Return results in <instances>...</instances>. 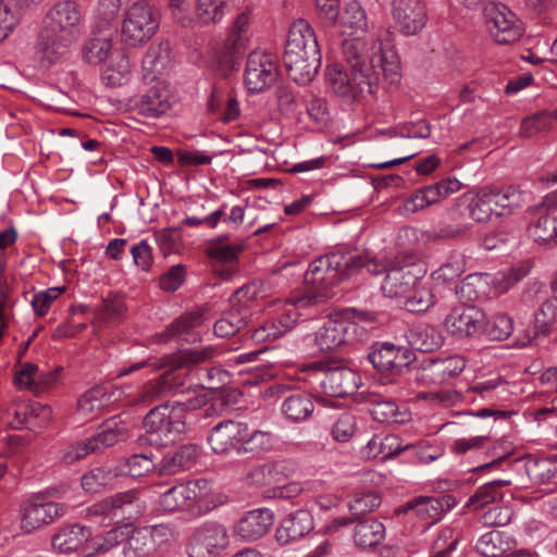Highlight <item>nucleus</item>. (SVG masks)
<instances>
[{"mask_svg": "<svg viewBox=\"0 0 557 557\" xmlns=\"http://www.w3.org/2000/svg\"><path fill=\"white\" fill-rule=\"evenodd\" d=\"M343 55L347 69L333 65L326 70L331 90L348 103L361 101L375 94L381 75L395 83L400 76V60L388 41H372L370 48L359 38L344 39Z\"/></svg>", "mask_w": 557, "mask_h": 557, "instance_id": "obj_1", "label": "nucleus"}, {"mask_svg": "<svg viewBox=\"0 0 557 557\" xmlns=\"http://www.w3.org/2000/svg\"><path fill=\"white\" fill-rule=\"evenodd\" d=\"M367 271L379 275L383 268L368 252L336 250L313 260L305 274L309 286L296 300L299 306H318L335 295L334 288L344 280Z\"/></svg>", "mask_w": 557, "mask_h": 557, "instance_id": "obj_2", "label": "nucleus"}, {"mask_svg": "<svg viewBox=\"0 0 557 557\" xmlns=\"http://www.w3.org/2000/svg\"><path fill=\"white\" fill-rule=\"evenodd\" d=\"M221 355V349L214 345H207L178 350L175 354L166 355L159 363L152 359L135 362L129 367L121 368L120 376L131 374L145 367H152L153 370L169 367L170 370L151 381L144 387L143 400L151 401L169 393L183 392L186 385L187 375L178 373L177 370L191 369L201 363L209 362Z\"/></svg>", "mask_w": 557, "mask_h": 557, "instance_id": "obj_3", "label": "nucleus"}, {"mask_svg": "<svg viewBox=\"0 0 557 557\" xmlns=\"http://www.w3.org/2000/svg\"><path fill=\"white\" fill-rule=\"evenodd\" d=\"M82 26V13L76 2L59 1L46 13L37 38L36 54L48 64L64 55L74 44Z\"/></svg>", "mask_w": 557, "mask_h": 557, "instance_id": "obj_4", "label": "nucleus"}, {"mask_svg": "<svg viewBox=\"0 0 557 557\" xmlns=\"http://www.w3.org/2000/svg\"><path fill=\"white\" fill-rule=\"evenodd\" d=\"M283 62L288 76L300 85L310 83L321 66L315 34L305 20H297L288 32Z\"/></svg>", "mask_w": 557, "mask_h": 557, "instance_id": "obj_5", "label": "nucleus"}, {"mask_svg": "<svg viewBox=\"0 0 557 557\" xmlns=\"http://www.w3.org/2000/svg\"><path fill=\"white\" fill-rule=\"evenodd\" d=\"M186 407L182 403L152 408L144 419L146 433L140 441L157 447L174 443L186 431Z\"/></svg>", "mask_w": 557, "mask_h": 557, "instance_id": "obj_6", "label": "nucleus"}, {"mask_svg": "<svg viewBox=\"0 0 557 557\" xmlns=\"http://www.w3.org/2000/svg\"><path fill=\"white\" fill-rule=\"evenodd\" d=\"M228 502L220 490H166L159 499V507L165 512L183 511L191 518L208 515Z\"/></svg>", "mask_w": 557, "mask_h": 557, "instance_id": "obj_7", "label": "nucleus"}, {"mask_svg": "<svg viewBox=\"0 0 557 557\" xmlns=\"http://www.w3.org/2000/svg\"><path fill=\"white\" fill-rule=\"evenodd\" d=\"M160 12L148 0L134 2L125 12L122 22V39L131 47L147 42L159 29Z\"/></svg>", "mask_w": 557, "mask_h": 557, "instance_id": "obj_8", "label": "nucleus"}, {"mask_svg": "<svg viewBox=\"0 0 557 557\" xmlns=\"http://www.w3.org/2000/svg\"><path fill=\"white\" fill-rule=\"evenodd\" d=\"M373 259V257H371ZM374 260L383 268L380 273H386L382 283V292L386 297L394 298L406 295L424 277L426 269L413 256H397L388 265Z\"/></svg>", "mask_w": 557, "mask_h": 557, "instance_id": "obj_9", "label": "nucleus"}, {"mask_svg": "<svg viewBox=\"0 0 557 557\" xmlns=\"http://www.w3.org/2000/svg\"><path fill=\"white\" fill-rule=\"evenodd\" d=\"M76 505L57 503L45 493H38L21 505V527L26 533L37 531L66 515Z\"/></svg>", "mask_w": 557, "mask_h": 557, "instance_id": "obj_10", "label": "nucleus"}, {"mask_svg": "<svg viewBox=\"0 0 557 557\" xmlns=\"http://www.w3.org/2000/svg\"><path fill=\"white\" fill-rule=\"evenodd\" d=\"M230 544L227 529L218 521H206L195 527L187 540L189 557H216Z\"/></svg>", "mask_w": 557, "mask_h": 557, "instance_id": "obj_11", "label": "nucleus"}, {"mask_svg": "<svg viewBox=\"0 0 557 557\" xmlns=\"http://www.w3.org/2000/svg\"><path fill=\"white\" fill-rule=\"evenodd\" d=\"M144 91L129 97L127 109L147 119H158L164 115L172 106V91L170 84L164 79H157Z\"/></svg>", "mask_w": 557, "mask_h": 557, "instance_id": "obj_12", "label": "nucleus"}, {"mask_svg": "<svg viewBox=\"0 0 557 557\" xmlns=\"http://www.w3.org/2000/svg\"><path fill=\"white\" fill-rule=\"evenodd\" d=\"M144 512L136 490H128L103 499L87 509V517H103L109 523L132 520Z\"/></svg>", "mask_w": 557, "mask_h": 557, "instance_id": "obj_13", "label": "nucleus"}, {"mask_svg": "<svg viewBox=\"0 0 557 557\" xmlns=\"http://www.w3.org/2000/svg\"><path fill=\"white\" fill-rule=\"evenodd\" d=\"M275 58L261 50L251 51L247 58L244 83L250 92H262L269 89L278 77Z\"/></svg>", "mask_w": 557, "mask_h": 557, "instance_id": "obj_14", "label": "nucleus"}, {"mask_svg": "<svg viewBox=\"0 0 557 557\" xmlns=\"http://www.w3.org/2000/svg\"><path fill=\"white\" fill-rule=\"evenodd\" d=\"M487 29L499 45L517 41L523 34V28L517 15L505 4L490 3L484 9Z\"/></svg>", "mask_w": 557, "mask_h": 557, "instance_id": "obj_15", "label": "nucleus"}, {"mask_svg": "<svg viewBox=\"0 0 557 557\" xmlns=\"http://www.w3.org/2000/svg\"><path fill=\"white\" fill-rule=\"evenodd\" d=\"M322 392L331 397L344 398L357 392L361 376L345 366L322 368L317 373Z\"/></svg>", "mask_w": 557, "mask_h": 557, "instance_id": "obj_16", "label": "nucleus"}, {"mask_svg": "<svg viewBox=\"0 0 557 557\" xmlns=\"http://www.w3.org/2000/svg\"><path fill=\"white\" fill-rule=\"evenodd\" d=\"M484 323V311L475 306L456 307L444 320L446 331L457 339L481 337Z\"/></svg>", "mask_w": 557, "mask_h": 557, "instance_id": "obj_17", "label": "nucleus"}, {"mask_svg": "<svg viewBox=\"0 0 557 557\" xmlns=\"http://www.w3.org/2000/svg\"><path fill=\"white\" fill-rule=\"evenodd\" d=\"M412 352L389 342L374 343L368 354V360L381 373L396 374L411 362Z\"/></svg>", "mask_w": 557, "mask_h": 557, "instance_id": "obj_18", "label": "nucleus"}, {"mask_svg": "<svg viewBox=\"0 0 557 557\" xmlns=\"http://www.w3.org/2000/svg\"><path fill=\"white\" fill-rule=\"evenodd\" d=\"M457 502L454 496L448 494H437L434 496H419L412 500L399 506L396 513H407L412 511L419 519L434 523L441 520L443 515L454 508Z\"/></svg>", "mask_w": 557, "mask_h": 557, "instance_id": "obj_19", "label": "nucleus"}, {"mask_svg": "<svg viewBox=\"0 0 557 557\" xmlns=\"http://www.w3.org/2000/svg\"><path fill=\"white\" fill-rule=\"evenodd\" d=\"M392 14L397 29L405 36L418 34L428 21L423 0H394Z\"/></svg>", "mask_w": 557, "mask_h": 557, "instance_id": "obj_20", "label": "nucleus"}, {"mask_svg": "<svg viewBox=\"0 0 557 557\" xmlns=\"http://www.w3.org/2000/svg\"><path fill=\"white\" fill-rule=\"evenodd\" d=\"M465 368L466 360L459 355L431 359L418 371L417 381L423 385H441L460 375Z\"/></svg>", "mask_w": 557, "mask_h": 557, "instance_id": "obj_21", "label": "nucleus"}, {"mask_svg": "<svg viewBox=\"0 0 557 557\" xmlns=\"http://www.w3.org/2000/svg\"><path fill=\"white\" fill-rule=\"evenodd\" d=\"M357 324L349 320H329L314 333V345L321 352H329L356 338Z\"/></svg>", "mask_w": 557, "mask_h": 557, "instance_id": "obj_22", "label": "nucleus"}, {"mask_svg": "<svg viewBox=\"0 0 557 557\" xmlns=\"http://www.w3.org/2000/svg\"><path fill=\"white\" fill-rule=\"evenodd\" d=\"M244 436L246 423L225 420L212 428L208 441L215 454H228L233 450L242 454Z\"/></svg>", "mask_w": 557, "mask_h": 557, "instance_id": "obj_23", "label": "nucleus"}, {"mask_svg": "<svg viewBox=\"0 0 557 557\" xmlns=\"http://www.w3.org/2000/svg\"><path fill=\"white\" fill-rule=\"evenodd\" d=\"M171 45L169 41H161L151 45L141 60V78L145 83H153L163 79L172 67Z\"/></svg>", "mask_w": 557, "mask_h": 557, "instance_id": "obj_24", "label": "nucleus"}, {"mask_svg": "<svg viewBox=\"0 0 557 557\" xmlns=\"http://www.w3.org/2000/svg\"><path fill=\"white\" fill-rule=\"evenodd\" d=\"M529 234L539 244L557 239V205L543 203L534 209Z\"/></svg>", "mask_w": 557, "mask_h": 557, "instance_id": "obj_25", "label": "nucleus"}, {"mask_svg": "<svg viewBox=\"0 0 557 557\" xmlns=\"http://www.w3.org/2000/svg\"><path fill=\"white\" fill-rule=\"evenodd\" d=\"M251 11L246 9L238 13L228 27L224 40V51L228 59L243 53L251 38Z\"/></svg>", "mask_w": 557, "mask_h": 557, "instance_id": "obj_26", "label": "nucleus"}, {"mask_svg": "<svg viewBox=\"0 0 557 557\" xmlns=\"http://www.w3.org/2000/svg\"><path fill=\"white\" fill-rule=\"evenodd\" d=\"M274 518L271 510L253 509L242 517L235 525V533L245 541H257L265 535L273 525Z\"/></svg>", "mask_w": 557, "mask_h": 557, "instance_id": "obj_27", "label": "nucleus"}, {"mask_svg": "<svg viewBox=\"0 0 557 557\" xmlns=\"http://www.w3.org/2000/svg\"><path fill=\"white\" fill-rule=\"evenodd\" d=\"M341 32L343 36H347L345 39L361 38L367 48H370L372 41H377L379 39H371L367 41L364 39V35L368 32V18L364 10L357 1H350L345 7V10L339 16L338 20Z\"/></svg>", "mask_w": 557, "mask_h": 557, "instance_id": "obj_28", "label": "nucleus"}, {"mask_svg": "<svg viewBox=\"0 0 557 557\" xmlns=\"http://www.w3.org/2000/svg\"><path fill=\"white\" fill-rule=\"evenodd\" d=\"M285 479L286 466L283 462H269L249 468L243 476L245 484L258 487H287L283 483Z\"/></svg>", "mask_w": 557, "mask_h": 557, "instance_id": "obj_29", "label": "nucleus"}, {"mask_svg": "<svg viewBox=\"0 0 557 557\" xmlns=\"http://www.w3.org/2000/svg\"><path fill=\"white\" fill-rule=\"evenodd\" d=\"M313 529V519L309 511L297 510L285 518L275 531L276 541L287 545L298 541Z\"/></svg>", "mask_w": 557, "mask_h": 557, "instance_id": "obj_30", "label": "nucleus"}, {"mask_svg": "<svg viewBox=\"0 0 557 557\" xmlns=\"http://www.w3.org/2000/svg\"><path fill=\"white\" fill-rule=\"evenodd\" d=\"M91 536L88 528L81 524H65L58 529L51 539V545L60 554L77 552Z\"/></svg>", "mask_w": 557, "mask_h": 557, "instance_id": "obj_31", "label": "nucleus"}, {"mask_svg": "<svg viewBox=\"0 0 557 557\" xmlns=\"http://www.w3.org/2000/svg\"><path fill=\"white\" fill-rule=\"evenodd\" d=\"M516 546L513 536L504 531L492 530L476 541L475 549L484 557H502L511 555Z\"/></svg>", "mask_w": 557, "mask_h": 557, "instance_id": "obj_32", "label": "nucleus"}, {"mask_svg": "<svg viewBox=\"0 0 557 557\" xmlns=\"http://www.w3.org/2000/svg\"><path fill=\"white\" fill-rule=\"evenodd\" d=\"M411 445L403 444L401 438L396 434H387L385 436L374 435L363 448V455L367 458L381 457L387 460L396 457L401 451H408Z\"/></svg>", "mask_w": 557, "mask_h": 557, "instance_id": "obj_33", "label": "nucleus"}, {"mask_svg": "<svg viewBox=\"0 0 557 557\" xmlns=\"http://www.w3.org/2000/svg\"><path fill=\"white\" fill-rule=\"evenodd\" d=\"M201 456V448L196 444L181 446L172 455L164 456L160 467V474H174L181 470L189 469Z\"/></svg>", "mask_w": 557, "mask_h": 557, "instance_id": "obj_34", "label": "nucleus"}, {"mask_svg": "<svg viewBox=\"0 0 557 557\" xmlns=\"http://www.w3.org/2000/svg\"><path fill=\"white\" fill-rule=\"evenodd\" d=\"M128 429L117 417L104 421L91 436L96 451H101L128 438Z\"/></svg>", "mask_w": 557, "mask_h": 557, "instance_id": "obj_35", "label": "nucleus"}, {"mask_svg": "<svg viewBox=\"0 0 557 557\" xmlns=\"http://www.w3.org/2000/svg\"><path fill=\"white\" fill-rule=\"evenodd\" d=\"M488 195L496 208V215H509L521 208L524 202L523 193L515 186H507L502 189L486 187Z\"/></svg>", "mask_w": 557, "mask_h": 557, "instance_id": "obj_36", "label": "nucleus"}, {"mask_svg": "<svg viewBox=\"0 0 557 557\" xmlns=\"http://www.w3.org/2000/svg\"><path fill=\"white\" fill-rule=\"evenodd\" d=\"M283 416L292 422H302L314 411V404L305 393H293L285 397L281 405Z\"/></svg>", "mask_w": 557, "mask_h": 557, "instance_id": "obj_37", "label": "nucleus"}, {"mask_svg": "<svg viewBox=\"0 0 557 557\" xmlns=\"http://www.w3.org/2000/svg\"><path fill=\"white\" fill-rule=\"evenodd\" d=\"M409 345L419 351L431 352L440 348L444 338L438 330L431 325H417L407 334Z\"/></svg>", "mask_w": 557, "mask_h": 557, "instance_id": "obj_38", "label": "nucleus"}, {"mask_svg": "<svg viewBox=\"0 0 557 557\" xmlns=\"http://www.w3.org/2000/svg\"><path fill=\"white\" fill-rule=\"evenodd\" d=\"M352 537L360 548L374 547L385 539V527L376 519L360 520L355 527Z\"/></svg>", "mask_w": 557, "mask_h": 557, "instance_id": "obj_39", "label": "nucleus"}, {"mask_svg": "<svg viewBox=\"0 0 557 557\" xmlns=\"http://www.w3.org/2000/svg\"><path fill=\"white\" fill-rule=\"evenodd\" d=\"M112 50V34L102 32L94 34L83 46L84 60L92 65L102 63L108 59Z\"/></svg>", "mask_w": 557, "mask_h": 557, "instance_id": "obj_40", "label": "nucleus"}, {"mask_svg": "<svg viewBox=\"0 0 557 557\" xmlns=\"http://www.w3.org/2000/svg\"><path fill=\"white\" fill-rule=\"evenodd\" d=\"M21 0H0V45L17 28L23 16Z\"/></svg>", "mask_w": 557, "mask_h": 557, "instance_id": "obj_41", "label": "nucleus"}, {"mask_svg": "<svg viewBox=\"0 0 557 557\" xmlns=\"http://www.w3.org/2000/svg\"><path fill=\"white\" fill-rule=\"evenodd\" d=\"M228 10L227 0H196L194 25L220 23Z\"/></svg>", "mask_w": 557, "mask_h": 557, "instance_id": "obj_42", "label": "nucleus"}, {"mask_svg": "<svg viewBox=\"0 0 557 557\" xmlns=\"http://www.w3.org/2000/svg\"><path fill=\"white\" fill-rule=\"evenodd\" d=\"M268 297L263 282L252 281L238 288L230 298L232 306L248 309L252 313L256 305Z\"/></svg>", "mask_w": 557, "mask_h": 557, "instance_id": "obj_43", "label": "nucleus"}, {"mask_svg": "<svg viewBox=\"0 0 557 557\" xmlns=\"http://www.w3.org/2000/svg\"><path fill=\"white\" fill-rule=\"evenodd\" d=\"M132 76V64L124 54H119L110 61L101 74V81L108 87H120Z\"/></svg>", "mask_w": 557, "mask_h": 557, "instance_id": "obj_44", "label": "nucleus"}, {"mask_svg": "<svg viewBox=\"0 0 557 557\" xmlns=\"http://www.w3.org/2000/svg\"><path fill=\"white\" fill-rule=\"evenodd\" d=\"M124 557H161L154 548L148 531L132 530V534L123 548Z\"/></svg>", "mask_w": 557, "mask_h": 557, "instance_id": "obj_45", "label": "nucleus"}, {"mask_svg": "<svg viewBox=\"0 0 557 557\" xmlns=\"http://www.w3.org/2000/svg\"><path fill=\"white\" fill-rule=\"evenodd\" d=\"M370 413L380 423L401 424L409 420V413L406 410H400L393 400L373 401Z\"/></svg>", "mask_w": 557, "mask_h": 557, "instance_id": "obj_46", "label": "nucleus"}, {"mask_svg": "<svg viewBox=\"0 0 557 557\" xmlns=\"http://www.w3.org/2000/svg\"><path fill=\"white\" fill-rule=\"evenodd\" d=\"M484 324L482 336H485L491 341H504L507 339L513 331V320L504 313H497L491 319H487L484 312Z\"/></svg>", "mask_w": 557, "mask_h": 557, "instance_id": "obj_47", "label": "nucleus"}, {"mask_svg": "<svg viewBox=\"0 0 557 557\" xmlns=\"http://www.w3.org/2000/svg\"><path fill=\"white\" fill-rule=\"evenodd\" d=\"M226 239V236H219L208 243L206 255L209 259L221 263H231L237 260L244 246L242 244L224 245L223 242Z\"/></svg>", "mask_w": 557, "mask_h": 557, "instance_id": "obj_48", "label": "nucleus"}, {"mask_svg": "<svg viewBox=\"0 0 557 557\" xmlns=\"http://www.w3.org/2000/svg\"><path fill=\"white\" fill-rule=\"evenodd\" d=\"M277 441L273 433L256 430L249 432L246 424V436H244L242 453H268L274 448Z\"/></svg>", "mask_w": 557, "mask_h": 557, "instance_id": "obj_49", "label": "nucleus"}, {"mask_svg": "<svg viewBox=\"0 0 557 557\" xmlns=\"http://www.w3.org/2000/svg\"><path fill=\"white\" fill-rule=\"evenodd\" d=\"M557 322V296L546 299L534 313V327L537 335H548Z\"/></svg>", "mask_w": 557, "mask_h": 557, "instance_id": "obj_50", "label": "nucleus"}, {"mask_svg": "<svg viewBox=\"0 0 557 557\" xmlns=\"http://www.w3.org/2000/svg\"><path fill=\"white\" fill-rule=\"evenodd\" d=\"M205 320L206 317L203 309L187 312L171 323L166 329L164 336L166 339L173 336H183L189 333L190 330L200 326Z\"/></svg>", "mask_w": 557, "mask_h": 557, "instance_id": "obj_51", "label": "nucleus"}, {"mask_svg": "<svg viewBox=\"0 0 557 557\" xmlns=\"http://www.w3.org/2000/svg\"><path fill=\"white\" fill-rule=\"evenodd\" d=\"M382 497L374 490H361L357 492L348 503L351 515L358 517L374 511L381 505Z\"/></svg>", "mask_w": 557, "mask_h": 557, "instance_id": "obj_52", "label": "nucleus"}, {"mask_svg": "<svg viewBox=\"0 0 557 557\" xmlns=\"http://www.w3.org/2000/svg\"><path fill=\"white\" fill-rule=\"evenodd\" d=\"M469 214L476 222H487L493 214H496L493 201L488 190L482 188L471 200L469 205Z\"/></svg>", "mask_w": 557, "mask_h": 557, "instance_id": "obj_53", "label": "nucleus"}, {"mask_svg": "<svg viewBox=\"0 0 557 557\" xmlns=\"http://www.w3.org/2000/svg\"><path fill=\"white\" fill-rule=\"evenodd\" d=\"M108 398L101 387H94L85 392L77 401V410L85 417H92L107 403Z\"/></svg>", "mask_w": 557, "mask_h": 557, "instance_id": "obj_54", "label": "nucleus"}, {"mask_svg": "<svg viewBox=\"0 0 557 557\" xmlns=\"http://www.w3.org/2000/svg\"><path fill=\"white\" fill-rule=\"evenodd\" d=\"M486 278L483 274H469L457 288V294L467 301H475L485 295Z\"/></svg>", "mask_w": 557, "mask_h": 557, "instance_id": "obj_55", "label": "nucleus"}, {"mask_svg": "<svg viewBox=\"0 0 557 557\" xmlns=\"http://www.w3.org/2000/svg\"><path fill=\"white\" fill-rule=\"evenodd\" d=\"M154 238L164 255L177 251L183 239L181 226L161 228L154 232Z\"/></svg>", "mask_w": 557, "mask_h": 557, "instance_id": "obj_56", "label": "nucleus"}, {"mask_svg": "<svg viewBox=\"0 0 557 557\" xmlns=\"http://www.w3.org/2000/svg\"><path fill=\"white\" fill-rule=\"evenodd\" d=\"M65 287H50L39 290L33 295L30 300L32 308L36 315H45L48 313L52 304L64 293Z\"/></svg>", "mask_w": 557, "mask_h": 557, "instance_id": "obj_57", "label": "nucleus"}, {"mask_svg": "<svg viewBox=\"0 0 557 557\" xmlns=\"http://www.w3.org/2000/svg\"><path fill=\"white\" fill-rule=\"evenodd\" d=\"M299 298H301V295L292 296L290 298H288L286 306L277 317V322L281 325V330H283V332L287 333L296 326L300 318L299 310L312 307L299 306L298 304H296V300Z\"/></svg>", "mask_w": 557, "mask_h": 557, "instance_id": "obj_58", "label": "nucleus"}, {"mask_svg": "<svg viewBox=\"0 0 557 557\" xmlns=\"http://www.w3.org/2000/svg\"><path fill=\"white\" fill-rule=\"evenodd\" d=\"M225 205L220 207L219 209L212 211L211 213L198 216V215H187L184 218L178 226H181V231L183 227L198 228L200 226H206L208 228H215L218 224L221 222L222 218L225 215Z\"/></svg>", "mask_w": 557, "mask_h": 557, "instance_id": "obj_59", "label": "nucleus"}, {"mask_svg": "<svg viewBox=\"0 0 557 557\" xmlns=\"http://www.w3.org/2000/svg\"><path fill=\"white\" fill-rule=\"evenodd\" d=\"M356 432V418L350 412L339 414L332 426V436L336 442H349Z\"/></svg>", "mask_w": 557, "mask_h": 557, "instance_id": "obj_60", "label": "nucleus"}, {"mask_svg": "<svg viewBox=\"0 0 557 557\" xmlns=\"http://www.w3.org/2000/svg\"><path fill=\"white\" fill-rule=\"evenodd\" d=\"M549 126L550 115L548 111H542L522 120L520 135L523 137H532L540 132L546 131Z\"/></svg>", "mask_w": 557, "mask_h": 557, "instance_id": "obj_61", "label": "nucleus"}, {"mask_svg": "<svg viewBox=\"0 0 557 557\" xmlns=\"http://www.w3.org/2000/svg\"><path fill=\"white\" fill-rule=\"evenodd\" d=\"M411 449L420 463L429 465L445 454V448L440 444L422 441L418 444H410Z\"/></svg>", "mask_w": 557, "mask_h": 557, "instance_id": "obj_62", "label": "nucleus"}, {"mask_svg": "<svg viewBox=\"0 0 557 557\" xmlns=\"http://www.w3.org/2000/svg\"><path fill=\"white\" fill-rule=\"evenodd\" d=\"M131 525L125 524L108 531L104 536L98 539L97 552L106 553L131 536Z\"/></svg>", "mask_w": 557, "mask_h": 557, "instance_id": "obj_63", "label": "nucleus"}, {"mask_svg": "<svg viewBox=\"0 0 557 557\" xmlns=\"http://www.w3.org/2000/svg\"><path fill=\"white\" fill-rule=\"evenodd\" d=\"M430 193L431 200L437 203L461 188V183L457 178L447 177L435 184L425 186Z\"/></svg>", "mask_w": 557, "mask_h": 557, "instance_id": "obj_64", "label": "nucleus"}]
</instances>
